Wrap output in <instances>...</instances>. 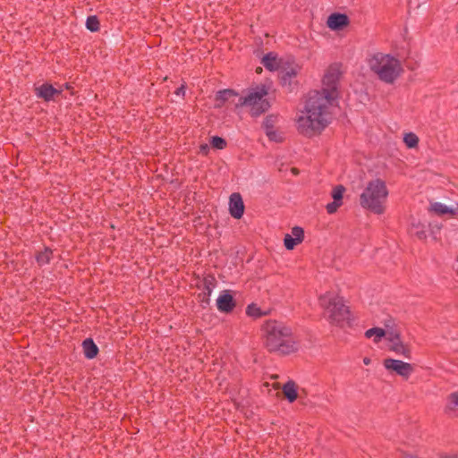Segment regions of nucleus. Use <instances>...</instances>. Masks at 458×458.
Listing matches in <instances>:
<instances>
[{
  "label": "nucleus",
  "mask_w": 458,
  "mask_h": 458,
  "mask_svg": "<svg viewBox=\"0 0 458 458\" xmlns=\"http://www.w3.org/2000/svg\"><path fill=\"white\" fill-rule=\"evenodd\" d=\"M262 64L267 70L276 72L284 67V60L282 57H278L276 53L270 52L263 57Z\"/></svg>",
  "instance_id": "13"
},
{
  "label": "nucleus",
  "mask_w": 458,
  "mask_h": 458,
  "mask_svg": "<svg viewBox=\"0 0 458 458\" xmlns=\"http://www.w3.org/2000/svg\"><path fill=\"white\" fill-rule=\"evenodd\" d=\"M383 365L386 370L394 372L405 380H407L414 371V367L411 363L401 360L387 358L384 360Z\"/></svg>",
  "instance_id": "9"
},
{
  "label": "nucleus",
  "mask_w": 458,
  "mask_h": 458,
  "mask_svg": "<svg viewBox=\"0 0 458 458\" xmlns=\"http://www.w3.org/2000/svg\"><path fill=\"white\" fill-rule=\"evenodd\" d=\"M84 354L87 358L92 359L98 354V347L91 339L83 342Z\"/></svg>",
  "instance_id": "24"
},
{
  "label": "nucleus",
  "mask_w": 458,
  "mask_h": 458,
  "mask_svg": "<svg viewBox=\"0 0 458 458\" xmlns=\"http://www.w3.org/2000/svg\"><path fill=\"white\" fill-rule=\"evenodd\" d=\"M274 119L272 117H267L264 121V127L267 136L273 141H281L283 140L282 135H279L274 128Z\"/></svg>",
  "instance_id": "20"
},
{
  "label": "nucleus",
  "mask_w": 458,
  "mask_h": 458,
  "mask_svg": "<svg viewBox=\"0 0 458 458\" xmlns=\"http://www.w3.org/2000/svg\"><path fill=\"white\" fill-rule=\"evenodd\" d=\"M403 143L407 148H417L419 147L420 139L416 133L412 131L403 133Z\"/></svg>",
  "instance_id": "23"
},
{
  "label": "nucleus",
  "mask_w": 458,
  "mask_h": 458,
  "mask_svg": "<svg viewBox=\"0 0 458 458\" xmlns=\"http://www.w3.org/2000/svg\"><path fill=\"white\" fill-rule=\"evenodd\" d=\"M205 287H206L207 294L210 295L212 289H213L212 279L205 280Z\"/></svg>",
  "instance_id": "32"
},
{
  "label": "nucleus",
  "mask_w": 458,
  "mask_h": 458,
  "mask_svg": "<svg viewBox=\"0 0 458 458\" xmlns=\"http://www.w3.org/2000/svg\"><path fill=\"white\" fill-rule=\"evenodd\" d=\"M390 327L388 328L386 339L388 342V349L397 355L403 356L406 359L411 358V348L407 343L402 339L401 332L396 328L394 322L389 320Z\"/></svg>",
  "instance_id": "7"
},
{
  "label": "nucleus",
  "mask_w": 458,
  "mask_h": 458,
  "mask_svg": "<svg viewBox=\"0 0 458 458\" xmlns=\"http://www.w3.org/2000/svg\"><path fill=\"white\" fill-rule=\"evenodd\" d=\"M440 458H458V454H447V455L441 456Z\"/></svg>",
  "instance_id": "37"
},
{
  "label": "nucleus",
  "mask_w": 458,
  "mask_h": 458,
  "mask_svg": "<svg viewBox=\"0 0 458 458\" xmlns=\"http://www.w3.org/2000/svg\"><path fill=\"white\" fill-rule=\"evenodd\" d=\"M343 75L342 64H333L327 67L322 78V89L313 90V93H320L327 99L335 101L339 97V81Z\"/></svg>",
  "instance_id": "6"
},
{
  "label": "nucleus",
  "mask_w": 458,
  "mask_h": 458,
  "mask_svg": "<svg viewBox=\"0 0 458 458\" xmlns=\"http://www.w3.org/2000/svg\"><path fill=\"white\" fill-rule=\"evenodd\" d=\"M216 306L222 312L231 311L234 307L233 296L226 291L223 292L216 299Z\"/></svg>",
  "instance_id": "14"
},
{
  "label": "nucleus",
  "mask_w": 458,
  "mask_h": 458,
  "mask_svg": "<svg viewBox=\"0 0 458 458\" xmlns=\"http://www.w3.org/2000/svg\"><path fill=\"white\" fill-rule=\"evenodd\" d=\"M269 88L260 84L249 89L244 95L238 98L236 107H245L252 116H259L270 106L267 98Z\"/></svg>",
  "instance_id": "5"
},
{
  "label": "nucleus",
  "mask_w": 458,
  "mask_h": 458,
  "mask_svg": "<svg viewBox=\"0 0 458 458\" xmlns=\"http://www.w3.org/2000/svg\"><path fill=\"white\" fill-rule=\"evenodd\" d=\"M366 63L371 73L386 84H394L403 72L401 61L391 54L372 53L367 57Z\"/></svg>",
  "instance_id": "2"
},
{
  "label": "nucleus",
  "mask_w": 458,
  "mask_h": 458,
  "mask_svg": "<svg viewBox=\"0 0 458 458\" xmlns=\"http://www.w3.org/2000/svg\"><path fill=\"white\" fill-rule=\"evenodd\" d=\"M283 242H284V245L286 246V234L284 236Z\"/></svg>",
  "instance_id": "41"
},
{
  "label": "nucleus",
  "mask_w": 458,
  "mask_h": 458,
  "mask_svg": "<svg viewBox=\"0 0 458 458\" xmlns=\"http://www.w3.org/2000/svg\"><path fill=\"white\" fill-rule=\"evenodd\" d=\"M304 240V230L300 226L292 228L291 234H288V250L301 244Z\"/></svg>",
  "instance_id": "15"
},
{
  "label": "nucleus",
  "mask_w": 458,
  "mask_h": 458,
  "mask_svg": "<svg viewBox=\"0 0 458 458\" xmlns=\"http://www.w3.org/2000/svg\"><path fill=\"white\" fill-rule=\"evenodd\" d=\"M362 361H363L364 365L368 366L371 363V359L369 357H364Z\"/></svg>",
  "instance_id": "35"
},
{
  "label": "nucleus",
  "mask_w": 458,
  "mask_h": 458,
  "mask_svg": "<svg viewBox=\"0 0 458 458\" xmlns=\"http://www.w3.org/2000/svg\"><path fill=\"white\" fill-rule=\"evenodd\" d=\"M99 22L96 16H90L87 19L86 27L90 31H97L98 30Z\"/></svg>",
  "instance_id": "29"
},
{
  "label": "nucleus",
  "mask_w": 458,
  "mask_h": 458,
  "mask_svg": "<svg viewBox=\"0 0 458 458\" xmlns=\"http://www.w3.org/2000/svg\"><path fill=\"white\" fill-rule=\"evenodd\" d=\"M390 325L391 324L388 321L387 323L385 324L386 329L381 327L369 328L365 332V336L369 339L372 338L375 344H378L382 340V338L386 337V335H387Z\"/></svg>",
  "instance_id": "16"
},
{
  "label": "nucleus",
  "mask_w": 458,
  "mask_h": 458,
  "mask_svg": "<svg viewBox=\"0 0 458 458\" xmlns=\"http://www.w3.org/2000/svg\"><path fill=\"white\" fill-rule=\"evenodd\" d=\"M458 408V390L452 392L447 396V403L445 405L446 411H454Z\"/></svg>",
  "instance_id": "25"
},
{
  "label": "nucleus",
  "mask_w": 458,
  "mask_h": 458,
  "mask_svg": "<svg viewBox=\"0 0 458 458\" xmlns=\"http://www.w3.org/2000/svg\"><path fill=\"white\" fill-rule=\"evenodd\" d=\"M282 392L286 394V384L283 385L282 386Z\"/></svg>",
  "instance_id": "40"
},
{
  "label": "nucleus",
  "mask_w": 458,
  "mask_h": 458,
  "mask_svg": "<svg viewBox=\"0 0 458 458\" xmlns=\"http://www.w3.org/2000/svg\"><path fill=\"white\" fill-rule=\"evenodd\" d=\"M429 209L439 216L450 215L454 216L458 215V204L454 208H448L443 203L434 202L431 203Z\"/></svg>",
  "instance_id": "17"
},
{
  "label": "nucleus",
  "mask_w": 458,
  "mask_h": 458,
  "mask_svg": "<svg viewBox=\"0 0 458 458\" xmlns=\"http://www.w3.org/2000/svg\"><path fill=\"white\" fill-rule=\"evenodd\" d=\"M302 395H306L304 389L300 392L297 384L293 380H288V403H293L298 398L301 399Z\"/></svg>",
  "instance_id": "19"
},
{
  "label": "nucleus",
  "mask_w": 458,
  "mask_h": 458,
  "mask_svg": "<svg viewBox=\"0 0 458 458\" xmlns=\"http://www.w3.org/2000/svg\"><path fill=\"white\" fill-rule=\"evenodd\" d=\"M300 70V66H298L297 64L292 65L288 62V78L295 77L299 73Z\"/></svg>",
  "instance_id": "31"
},
{
  "label": "nucleus",
  "mask_w": 458,
  "mask_h": 458,
  "mask_svg": "<svg viewBox=\"0 0 458 458\" xmlns=\"http://www.w3.org/2000/svg\"><path fill=\"white\" fill-rule=\"evenodd\" d=\"M411 233L419 240L427 239V227L420 222L412 223L411 225Z\"/></svg>",
  "instance_id": "22"
},
{
  "label": "nucleus",
  "mask_w": 458,
  "mask_h": 458,
  "mask_svg": "<svg viewBox=\"0 0 458 458\" xmlns=\"http://www.w3.org/2000/svg\"><path fill=\"white\" fill-rule=\"evenodd\" d=\"M349 18L344 13H334L327 17V26L332 30H340L349 25Z\"/></svg>",
  "instance_id": "12"
},
{
  "label": "nucleus",
  "mask_w": 458,
  "mask_h": 458,
  "mask_svg": "<svg viewBox=\"0 0 458 458\" xmlns=\"http://www.w3.org/2000/svg\"><path fill=\"white\" fill-rule=\"evenodd\" d=\"M333 102L323 94L310 91L296 119L299 132L309 138L321 134L332 122Z\"/></svg>",
  "instance_id": "1"
},
{
  "label": "nucleus",
  "mask_w": 458,
  "mask_h": 458,
  "mask_svg": "<svg viewBox=\"0 0 458 458\" xmlns=\"http://www.w3.org/2000/svg\"><path fill=\"white\" fill-rule=\"evenodd\" d=\"M388 194V189L383 180H371L360 196V206L374 214L382 215L386 211Z\"/></svg>",
  "instance_id": "4"
},
{
  "label": "nucleus",
  "mask_w": 458,
  "mask_h": 458,
  "mask_svg": "<svg viewBox=\"0 0 458 458\" xmlns=\"http://www.w3.org/2000/svg\"><path fill=\"white\" fill-rule=\"evenodd\" d=\"M291 172H292V174H294V175H297V174H299L298 169H297V168H294V167L291 169Z\"/></svg>",
  "instance_id": "38"
},
{
  "label": "nucleus",
  "mask_w": 458,
  "mask_h": 458,
  "mask_svg": "<svg viewBox=\"0 0 458 458\" xmlns=\"http://www.w3.org/2000/svg\"><path fill=\"white\" fill-rule=\"evenodd\" d=\"M246 312L248 316L258 318L267 314V311L262 310L258 305L250 304L247 307Z\"/></svg>",
  "instance_id": "26"
},
{
  "label": "nucleus",
  "mask_w": 458,
  "mask_h": 458,
  "mask_svg": "<svg viewBox=\"0 0 458 458\" xmlns=\"http://www.w3.org/2000/svg\"><path fill=\"white\" fill-rule=\"evenodd\" d=\"M403 458H419L417 455L411 454H403Z\"/></svg>",
  "instance_id": "36"
},
{
  "label": "nucleus",
  "mask_w": 458,
  "mask_h": 458,
  "mask_svg": "<svg viewBox=\"0 0 458 458\" xmlns=\"http://www.w3.org/2000/svg\"><path fill=\"white\" fill-rule=\"evenodd\" d=\"M229 213L235 218L240 219L244 213V204L240 193H232L229 198Z\"/></svg>",
  "instance_id": "11"
},
{
  "label": "nucleus",
  "mask_w": 458,
  "mask_h": 458,
  "mask_svg": "<svg viewBox=\"0 0 458 458\" xmlns=\"http://www.w3.org/2000/svg\"><path fill=\"white\" fill-rule=\"evenodd\" d=\"M300 348H301L300 342L295 341V340H292L288 336V354L291 353V352H298L300 350Z\"/></svg>",
  "instance_id": "30"
},
{
  "label": "nucleus",
  "mask_w": 458,
  "mask_h": 458,
  "mask_svg": "<svg viewBox=\"0 0 458 458\" xmlns=\"http://www.w3.org/2000/svg\"><path fill=\"white\" fill-rule=\"evenodd\" d=\"M52 250L50 249H45L44 251L40 252L37 256V261L39 265L47 264L51 258Z\"/></svg>",
  "instance_id": "27"
},
{
  "label": "nucleus",
  "mask_w": 458,
  "mask_h": 458,
  "mask_svg": "<svg viewBox=\"0 0 458 458\" xmlns=\"http://www.w3.org/2000/svg\"><path fill=\"white\" fill-rule=\"evenodd\" d=\"M318 303L325 318L331 326L344 327L351 323L350 309L339 294L327 292L319 296Z\"/></svg>",
  "instance_id": "3"
},
{
  "label": "nucleus",
  "mask_w": 458,
  "mask_h": 458,
  "mask_svg": "<svg viewBox=\"0 0 458 458\" xmlns=\"http://www.w3.org/2000/svg\"><path fill=\"white\" fill-rule=\"evenodd\" d=\"M37 95L39 98H44L46 101H50L55 98V96H57L60 91L55 89L52 85L49 84H43L37 88Z\"/></svg>",
  "instance_id": "18"
},
{
  "label": "nucleus",
  "mask_w": 458,
  "mask_h": 458,
  "mask_svg": "<svg viewBox=\"0 0 458 458\" xmlns=\"http://www.w3.org/2000/svg\"><path fill=\"white\" fill-rule=\"evenodd\" d=\"M345 192L344 186L339 184L333 188L331 197L333 201L327 204L326 210L328 214H335L337 209L343 205L344 193Z\"/></svg>",
  "instance_id": "10"
},
{
  "label": "nucleus",
  "mask_w": 458,
  "mask_h": 458,
  "mask_svg": "<svg viewBox=\"0 0 458 458\" xmlns=\"http://www.w3.org/2000/svg\"><path fill=\"white\" fill-rule=\"evenodd\" d=\"M266 343L270 351H279L285 343L284 326L276 321H268L264 326Z\"/></svg>",
  "instance_id": "8"
},
{
  "label": "nucleus",
  "mask_w": 458,
  "mask_h": 458,
  "mask_svg": "<svg viewBox=\"0 0 458 458\" xmlns=\"http://www.w3.org/2000/svg\"><path fill=\"white\" fill-rule=\"evenodd\" d=\"M283 163H279L278 161L276 162V166L278 167L279 170H283Z\"/></svg>",
  "instance_id": "39"
},
{
  "label": "nucleus",
  "mask_w": 458,
  "mask_h": 458,
  "mask_svg": "<svg viewBox=\"0 0 458 458\" xmlns=\"http://www.w3.org/2000/svg\"><path fill=\"white\" fill-rule=\"evenodd\" d=\"M175 94L177 96H183L185 94V89H184V86H182L180 88H178L175 91Z\"/></svg>",
  "instance_id": "34"
},
{
  "label": "nucleus",
  "mask_w": 458,
  "mask_h": 458,
  "mask_svg": "<svg viewBox=\"0 0 458 458\" xmlns=\"http://www.w3.org/2000/svg\"><path fill=\"white\" fill-rule=\"evenodd\" d=\"M210 143L212 147L216 149H223L226 146V141L223 138L218 136L212 137Z\"/></svg>",
  "instance_id": "28"
},
{
  "label": "nucleus",
  "mask_w": 458,
  "mask_h": 458,
  "mask_svg": "<svg viewBox=\"0 0 458 458\" xmlns=\"http://www.w3.org/2000/svg\"><path fill=\"white\" fill-rule=\"evenodd\" d=\"M233 97H238L237 93L234 92L233 90L232 89H223V90H219L216 95V107H220L222 106V105L229 100L231 98H233Z\"/></svg>",
  "instance_id": "21"
},
{
  "label": "nucleus",
  "mask_w": 458,
  "mask_h": 458,
  "mask_svg": "<svg viewBox=\"0 0 458 458\" xmlns=\"http://www.w3.org/2000/svg\"><path fill=\"white\" fill-rule=\"evenodd\" d=\"M199 151L200 153H202L203 155H208V151H209V146L208 144H202L200 145L199 147Z\"/></svg>",
  "instance_id": "33"
}]
</instances>
